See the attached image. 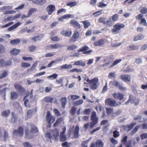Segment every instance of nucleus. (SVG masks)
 Here are the masks:
<instances>
[{
	"label": "nucleus",
	"instance_id": "1",
	"mask_svg": "<svg viewBox=\"0 0 147 147\" xmlns=\"http://www.w3.org/2000/svg\"><path fill=\"white\" fill-rule=\"evenodd\" d=\"M86 81L90 84L91 89L94 90L97 89L99 85V80L97 78H94L91 80L88 78Z\"/></svg>",
	"mask_w": 147,
	"mask_h": 147
},
{
	"label": "nucleus",
	"instance_id": "2",
	"mask_svg": "<svg viewBox=\"0 0 147 147\" xmlns=\"http://www.w3.org/2000/svg\"><path fill=\"white\" fill-rule=\"evenodd\" d=\"M105 103L106 105L112 107L119 106L121 104V102H117L115 100L111 98H108L106 99Z\"/></svg>",
	"mask_w": 147,
	"mask_h": 147
},
{
	"label": "nucleus",
	"instance_id": "3",
	"mask_svg": "<svg viewBox=\"0 0 147 147\" xmlns=\"http://www.w3.org/2000/svg\"><path fill=\"white\" fill-rule=\"evenodd\" d=\"M90 119L92 121L90 123L89 127L91 129L98 123V119L96 116V113L95 111H93L92 112Z\"/></svg>",
	"mask_w": 147,
	"mask_h": 147
},
{
	"label": "nucleus",
	"instance_id": "4",
	"mask_svg": "<svg viewBox=\"0 0 147 147\" xmlns=\"http://www.w3.org/2000/svg\"><path fill=\"white\" fill-rule=\"evenodd\" d=\"M125 26L121 23H117L113 26V28L112 29V32L115 34L119 33L121 32V29L124 28Z\"/></svg>",
	"mask_w": 147,
	"mask_h": 147
},
{
	"label": "nucleus",
	"instance_id": "5",
	"mask_svg": "<svg viewBox=\"0 0 147 147\" xmlns=\"http://www.w3.org/2000/svg\"><path fill=\"white\" fill-rule=\"evenodd\" d=\"M56 117L54 115H52L49 111L47 112L46 117V122L49 125V127H50L51 125L55 121Z\"/></svg>",
	"mask_w": 147,
	"mask_h": 147
},
{
	"label": "nucleus",
	"instance_id": "6",
	"mask_svg": "<svg viewBox=\"0 0 147 147\" xmlns=\"http://www.w3.org/2000/svg\"><path fill=\"white\" fill-rule=\"evenodd\" d=\"M24 128L22 126L19 127L17 130H14L13 132L14 136L22 137L24 135Z\"/></svg>",
	"mask_w": 147,
	"mask_h": 147
},
{
	"label": "nucleus",
	"instance_id": "7",
	"mask_svg": "<svg viewBox=\"0 0 147 147\" xmlns=\"http://www.w3.org/2000/svg\"><path fill=\"white\" fill-rule=\"evenodd\" d=\"M106 19L105 18H100L98 19V21L100 23L103 24L104 25H106L109 27H111L113 25V23L111 21H106Z\"/></svg>",
	"mask_w": 147,
	"mask_h": 147
},
{
	"label": "nucleus",
	"instance_id": "8",
	"mask_svg": "<svg viewBox=\"0 0 147 147\" xmlns=\"http://www.w3.org/2000/svg\"><path fill=\"white\" fill-rule=\"evenodd\" d=\"M104 143L101 140H98L95 142H92L90 147H103Z\"/></svg>",
	"mask_w": 147,
	"mask_h": 147
},
{
	"label": "nucleus",
	"instance_id": "9",
	"mask_svg": "<svg viewBox=\"0 0 147 147\" xmlns=\"http://www.w3.org/2000/svg\"><path fill=\"white\" fill-rule=\"evenodd\" d=\"M120 78L125 82H129L131 80V76L128 74H122L120 76Z\"/></svg>",
	"mask_w": 147,
	"mask_h": 147
},
{
	"label": "nucleus",
	"instance_id": "10",
	"mask_svg": "<svg viewBox=\"0 0 147 147\" xmlns=\"http://www.w3.org/2000/svg\"><path fill=\"white\" fill-rule=\"evenodd\" d=\"M112 96L115 99L120 100H122L124 98V95L120 92L113 93L112 94Z\"/></svg>",
	"mask_w": 147,
	"mask_h": 147
},
{
	"label": "nucleus",
	"instance_id": "11",
	"mask_svg": "<svg viewBox=\"0 0 147 147\" xmlns=\"http://www.w3.org/2000/svg\"><path fill=\"white\" fill-rule=\"evenodd\" d=\"M25 138L27 139H30L33 137V134L31 131H30L28 128H26L25 129Z\"/></svg>",
	"mask_w": 147,
	"mask_h": 147
},
{
	"label": "nucleus",
	"instance_id": "12",
	"mask_svg": "<svg viewBox=\"0 0 147 147\" xmlns=\"http://www.w3.org/2000/svg\"><path fill=\"white\" fill-rule=\"evenodd\" d=\"M46 9L47 11L48 12V14L50 15L55 11V7L54 5H50L47 7Z\"/></svg>",
	"mask_w": 147,
	"mask_h": 147
},
{
	"label": "nucleus",
	"instance_id": "13",
	"mask_svg": "<svg viewBox=\"0 0 147 147\" xmlns=\"http://www.w3.org/2000/svg\"><path fill=\"white\" fill-rule=\"evenodd\" d=\"M15 89L20 93H24L25 92V89L21 85L16 84L14 85Z\"/></svg>",
	"mask_w": 147,
	"mask_h": 147
},
{
	"label": "nucleus",
	"instance_id": "14",
	"mask_svg": "<svg viewBox=\"0 0 147 147\" xmlns=\"http://www.w3.org/2000/svg\"><path fill=\"white\" fill-rule=\"evenodd\" d=\"M89 49V47L85 45L79 49L78 51V52L85 51L84 53V54L90 53L92 51V50H89L88 51H87Z\"/></svg>",
	"mask_w": 147,
	"mask_h": 147
},
{
	"label": "nucleus",
	"instance_id": "15",
	"mask_svg": "<svg viewBox=\"0 0 147 147\" xmlns=\"http://www.w3.org/2000/svg\"><path fill=\"white\" fill-rule=\"evenodd\" d=\"M11 64V61L10 60L5 61L4 59H3L0 60V67L10 65Z\"/></svg>",
	"mask_w": 147,
	"mask_h": 147
},
{
	"label": "nucleus",
	"instance_id": "16",
	"mask_svg": "<svg viewBox=\"0 0 147 147\" xmlns=\"http://www.w3.org/2000/svg\"><path fill=\"white\" fill-rule=\"evenodd\" d=\"M79 32L78 31H74V32L71 38V40L73 42L77 40L79 37Z\"/></svg>",
	"mask_w": 147,
	"mask_h": 147
},
{
	"label": "nucleus",
	"instance_id": "17",
	"mask_svg": "<svg viewBox=\"0 0 147 147\" xmlns=\"http://www.w3.org/2000/svg\"><path fill=\"white\" fill-rule=\"evenodd\" d=\"M70 23L74 28H78V29H80L81 28L80 24L78 22L75 21L74 20H71L70 21Z\"/></svg>",
	"mask_w": 147,
	"mask_h": 147
},
{
	"label": "nucleus",
	"instance_id": "18",
	"mask_svg": "<svg viewBox=\"0 0 147 147\" xmlns=\"http://www.w3.org/2000/svg\"><path fill=\"white\" fill-rule=\"evenodd\" d=\"M62 47L61 45L59 44H55L50 45V46H47V47H48L49 49H57L60 48Z\"/></svg>",
	"mask_w": 147,
	"mask_h": 147
},
{
	"label": "nucleus",
	"instance_id": "19",
	"mask_svg": "<svg viewBox=\"0 0 147 147\" xmlns=\"http://www.w3.org/2000/svg\"><path fill=\"white\" fill-rule=\"evenodd\" d=\"M79 129V126L78 125H76L73 131L74 137L76 138H77L78 137Z\"/></svg>",
	"mask_w": 147,
	"mask_h": 147
},
{
	"label": "nucleus",
	"instance_id": "20",
	"mask_svg": "<svg viewBox=\"0 0 147 147\" xmlns=\"http://www.w3.org/2000/svg\"><path fill=\"white\" fill-rule=\"evenodd\" d=\"M136 122H133L129 125H126L125 127V129L127 131H129L131 129L134 127L136 125Z\"/></svg>",
	"mask_w": 147,
	"mask_h": 147
},
{
	"label": "nucleus",
	"instance_id": "21",
	"mask_svg": "<svg viewBox=\"0 0 147 147\" xmlns=\"http://www.w3.org/2000/svg\"><path fill=\"white\" fill-rule=\"evenodd\" d=\"M61 34L64 36L69 37L71 35L72 32L71 30H62L61 32Z\"/></svg>",
	"mask_w": 147,
	"mask_h": 147
},
{
	"label": "nucleus",
	"instance_id": "22",
	"mask_svg": "<svg viewBox=\"0 0 147 147\" xmlns=\"http://www.w3.org/2000/svg\"><path fill=\"white\" fill-rule=\"evenodd\" d=\"M73 65H79L84 67L86 65V63L85 61L80 60L75 61L73 64Z\"/></svg>",
	"mask_w": 147,
	"mask_h": 147
},
{
	"label": "nucleus",
	"instance_id": "23",
	"mask_svg": "<svg viewBox=\"0 0 147 147\" xmlns=\"http://www.w3.org/2000/svg\"><path fill=\"white\" fill-rule=\"evenodd\" d=\"M9 138L8 132L7 131H5L4 132V134L2 136L1 140L6 141Z\"/></svg>",
	"mask_w": 147,
	"mask_h": 147
},
{
	"label": "nucleus",
	"instance_id": "24",
	"mask_svg": "<svg viewBox=\"0 0 147 147\" xmlns=\"http://www.w3.org/2000/svg\"><path fill=\"white\" fill-rule=\"evenodd\" d=\"M139 48L138 46L137 45H133L129 46L127 47V49L128 51H131L132 50H138Z\"/></svg>",
	"mask_w": 147,
	"mask_h": 147
},
{
	"label": "nucleus",
	"instance_id": "25",
	"mask_svg": "<svg viewBox=\"0 0 147 147\" xmlns=\"http://www.w3.org/2000/svg\"><path fill=\"white\" fill-rule=\"evenodd\" d=\"M30 131L33 134H36L38 133V128L33 124H31Z\"/></svg>",
	"mask_w": 147,
	"mask_h": 147
},
{
	"label": "nucleus",
	"instance_id": "26",
	"mask_svg": "<svg viewBox=\"0 0 147 147\" xmlns=\"http://www.w3.org/2000/svg\"><path fill=\"white\" fill-rule=\"evenodd\" d=\"M144 38V36L142 34H139L135 36L134 39V41L142 40Z\"/></svg>",
	"mask_w": 147,
	"mask_h": 147
},
{
	"label": "nucleus",
	"instance_id": "27",
	"mask_svg": "<svg viewBox=\"0 0 147 147\" xmlns=\"http://www.w3.org/2000/svg\"><path fill=\"white\" fill-rule=\"evenodd\" d=\"M63 120V118L61 117H59L57 119L53 125L54 127H55L58 125L62 122Z\"/></svg>",
	"mask_w": 147,
	"mask_h": 147
},
{
	"label": "nucleus",
	"instance_id": "28",
	"mask_svg": "<svg viewBox=\"0 0 147 147\" xmlns=\"http://www.w3.org/2000/svg\"><path fill=\"white\" fill-rule=\"evenodd\" d=\"M11 97V100L16 99L18 96V94L15 92L12 91L10 93Z\"/></svg>",
	"mask_w": 147,
	"mask_h": 147
},
{
	"label": "nucleus",
	"instance_id": "29",
	"mask_svg": "<svg viewBox=\"0 0 147 147\" xmlns=\"http://www.w3.org/2000/svg\"><path fill=\"white\" fill-rule=\"evenodd\" d=\"M21 24V23L19 22H18L16 23L14 25H13L12 26L9 27L8 29V30L9 31H10L18 27Z\"/></svg>",
	"mask_w": 147,
	"mask_h": 147
},
{
	"label": "nucleus",
	"instance_id": "30",
	"mask_svg": "<svg viewBox=\"0 0 147 147\" xmlns=\"http://www.w3.org/2000/svg\"><path fill=\"white\" fill-rule=\"evenodd\" d=\"M20 51V50L14 48L10 51V53L11 55H16L19 54Z\"/></svg>",
	"mask_w": 147,
	"mask_h": 147
},
{
	"label": "nucleus",
	"instance_id": "31",
	"mask_svg": "<svg viewBox=\"0 0 147 147\" xmlns=\"http://www.w3.org/2000/svg\"><path fill=\"white\" fill-rule=\"evenodd\" d=\"M78 3L75 1H70L66 3V5L67 6H70L72 7H73L76 6L77 5Z\"/></svg>",
	"mask_w": 147,
	"mask_h": 147
},
{
	"label": "nucleus",
	"instance_id": "32",
	"mask_svg": "<svg viewBox=\"0 0 147 147\" xmlns=\"http://www.w3.org/2000/svg\"><path fill=\"white\" fill-rule=\"evenodd\" d=\"M60 101L62 107L64 108L67 102L66 98L65 97H62L60 99Z\"/></svg>",
	"mask_w": 147,
	"mask_h": 147
},
{
	"label": "nucleus",
	"instance_id": "33",
	"mask_svg": "<svg viewBox=\"0 0 147 147\" xmlns=\"http://www.w3.org/2000/svg\"><path fill=\"white\" fill-rule=\"evenodd\" d=\"M20 42V39H15L10 40V43L12 45H15L18 44Z\"/></svg>",
	"mask_w": 147,
	"mask_h": 147
},
{
	"label": "nucleus",
	"instance_id": "34",
	"mask_svg": "<svg viewBox=\"0 0 147 147\" xmlns=\"http://www.w3.org/2000/svg\"><path fill=\"white\" fill-rule=\"evenodd\" d=\"M119 18V16L117 14H115L112 17H110L109 18V20L110 21H112L113 22L117 21Z\"/></svg>",
	"mask_w": 147,
	"mask_h": 147
},
{
	"label": "nucleus",
	"instance_id": "35",
	"mask_svg": "<svg viewBox=\"0 0 147 147\" xmlns=\"http://www.w3.org/2000/svg\"><path fill=\"white\" fill-rule=\"evenodd\" d=\"M103 43V40L101 39L95 42L94 43V45L95 46H101L102 45Z\"/></svg>",
	"mask_w": 147,
	"mask_h": 147
},
{
	"label": "nucleus",
	"instance_id": "36",
	"mask_svg": "<svg viewBox=\"0 0 147 147\" xmlns=\"http://www.w3.org/2000/svg\"><path fill=\"white\" fill-rule=\"evenodd\" d=\"M53 98L50 96H47L45 97L44 100L47 102L52 103Z\"/></svg>",
	"mask_w": 147,
	"mask_h": 147
},
{
	"label": "nucleus",
	"instance_id": "37",
	"mask_svg": "<svg viewBox=\"0 0 147 147\" xmlns=\"http://www.w3.org/2000/svg\"><path fill=\"white\" fill-rule=\"evenodd\" d=\"M12 117L11 118V121L15 123L18 120V118L13 112H12Z\"/></svg>",
	"mask_w": 147,
	"mask_h": 147
},
{
	"label": "nucleus",
	"instance_id": "38",
	"mask_svg": "<svg viewBox=\"0 0 147 147\" xmlns=\"http://www.w3.org/2000/svg\"><path fill=\"white\" fill-rule=\"evenodd\" d=\"M59 136V133L57 129H55L53 131V136L54 137L55 140H57Z\"/></svg>",
	"mask_w": 147,
	"mask_h": 147
},
{
	"label": "nucleus",
	"instance_id": "39",
	"mask_svg": "<svg viewBox=\"0 0 147 147\" xmlns=\"http://www.w3.org/2000/svg\"><path fill=\"white\" fill-rule=\"evenodd\" d=\"M82 22L83 23L84 27L85 28H88L90 25V23L88 21H83Z\"/></svg>",
	"mask_w": 147,
	"mask_h": 147
},
{
	"label": "nucleus",
	"instance_id": "40",
	"mask_svg": "<svg viewBox=\"0 0 147 147\" xmlns=\"http://www.w3.org/2000/svg\"><path fill=\"white\" fill-rule=\"evenodd\" d=\"M7 75V72L6 71H4L3 72L0 74V79L6 77Z\"/></svg>",
	"mask_w": 147,
	"mask_h": 147
},
{
	"label": "nucleus",
	"instance_id": "41",
	"mask_svg": "<svg viewBox=\"0 0 147 147\" xmlns=\"http://www.w3.org/2000/svg\"><path fill=\"white\" fill-rule=\"evenodd\" d=\"M140 126L138 125L136 126L130 132V135H133L134 134H135L138 130V129L140 128Z\"/></svg>",
	"mask_w": 147,
	"mask_h": 147
},
{
	"label": "nucleus",
	"instance_id": "42",
	"mask_svg": "<svg viewBox=\"0 0 147 147\" xmlns=\"http://www.w3.org/2000/svg\"><path fill=\"white\" fill-rule=\"evenodd\" d=\"M120 83V82L114 80L112 81H110L109 83V84H111L117 87Z\"/></svg>",
	"mask_w": 147,
	"mask_h": 147
},
{
	"label": "nucleus",
	"instance_id": "43",
	"mask_svg": "<svg viewBox=\"0 0 147 147\" xmlns=\"http://www.w3.org/2000/svg\"><path fill=\"white\" fill-rule=\"evenodd\" d=\"M37 9L36 8H31L30 9L28 12V16H30L34 12L37 11Z\"/></svg>",
	"mask_w": 147,
	"mask_h": 147
},
{
	"label": "nucleus",
	"instance_id": "44",
	"mask_svg": "<svg viewBox=\"0 0 147 147\" xmlns=\"http://www.w3.org/2000/svg\"><path fill=\"white\" fill-rule=\"evenodd\" d=\"M33 111V110L32 109H29L27 111V119L32 117Z\"/></svg>",
	"mask_w": 147,
	"mask_h": 147
},
{
	"label": "nucleus",
	"instance_id": "45",
	"mask_svg": "<svg viewBox=\"0 0 147 147\" xmlns=\"http://www.w3.org/2000/svg\"><path fill=\"white\" fill-rule=\"evenodd\" d=\"M10 110L9 109L3 111L2 113V115L4 117H7L10 114Z\"/></svg>",
	"mask_w": 147,
	"mask_h": 147
},
{
	"label": "nucleus",
	"instance_id": "46",
	"mask_svg": "<svg viewBox=\"0 0 147 147\" xmlns=\"http://www.w3.org/2000/svg\"><path fill=\"white\" fill-rule=\"evenodd\" d=\"M106 112L108 115H110L113 112V109L112 108H106Z\"/></svg>",
	"mask_w": 147,
	"mask_h": 147
},
{
	"label": "nucleus",
	"instance_id": "47",
	"mask_svg": "<svg viewBox=\"0 0 147 147\" xmlns=\"http://www.w3.org/2000/svg\"><path fill=\"white\" fill-rule=\"evenodd\" d=\"M122 61V59H118L115 60L113 62L112 65H111L109 67L110 68H111L115 65H117L118 63H119Z\"/></svg>",
	"mask_w": 147,
	"mask_h": 147
},
{
	"label": "nucleus",
	"instance_id": "48",
	"mask_svg": "<svg viewBox=\"0 0 147 147\" xmlns=\"http://www.w3.org/2000/svg\"><path fill=\"white\" fill-rule=\"evenodd\" d=\"M28 95L26 96L24 98V99L25 100L24 102V104L25 107L27 108H29L30 107V105L28 104V105H27V103H28V100L27 99H26V98L27 97Z\"/></svg>",
	"mask_w": 147,
	"mask_h": 147
},
{
	"label": "nucleus",
	"instance_id": "49",
	"mask_svg": "<svg viewBox=\"0 0 147 147\" xmlns=\"http://www.w3.org/2000/svg\"><path fill=\"white\" fill-rule=\"evenodd\" d=\"M107 4L104 3L102 2H100L97 4V6L98 7L103 8L106 7Z\"/></svg>",
	"mask_w": 147,
	"mask_h": 147
},
{
	"label": "nucleus",
	"instance_id": "50",
	"mask_svg": "<svg viewBox=\"0 0 147 147\" xmlns=\"http://www.w3.org/2000/svg\"><path fill=\"white\" fill-rule=\"evenodd\" d=\"M53 112L54 113L55 116L56 117L59 116L61 115L60 113L57 109H54L53 110Z\"/></svg>",
	"mask_w": 147,
	"mask_h": 147
},
{
	"label": "nucleus",
	"instance_id": "51",
	"mask_svg": "<svg viewBox=\"0 0 147 147\" xmlns=\"http://www.w3.org/2000/svg\"><path fill=\"white\" fill-rule=\"evenodd\" d=\"M83 102V100H82L80 99L74 102L73 103V105L75 106H76L82 104Z\"/></svg>",
	"mask_w": 147,
	"mask_h": 147
},
{
	"label": "nucleus",
	"instance_id": "52",
	"mask_svg": "<svg viewBox=\"0 0 147 147\" xmlns=\"http://www.w3.org/2000/svg\"><path fill=\"white\" fill-rule=\"evenodd\" d=\"M115 73L114 72H111L109 73L108 77L110 79H114L116 78Z\"/></svg>",
	"mask_w": 147,
	"mask_h": 147
},
{
	"label": "nucleus",
	"instance_id": "53",
	"mask_svg": "<svg viewBox=\"0 0 147 147\" xmlns=\"http://www.w3.org/2000/svg\"><path fill=\"white\" fill-rule=\"evenodd\" d=\"M120 136V133L119 131L117 130H115L113 132V136L114 138H117Z\"/></svg>",
	"mask_w": 147,
	"mask_h": 147
},
{
	"label": "nucleus",
	"instance_id": "54",
	"mask_svg": "<svg viewBox=\"0 0 147 147\" xmlns=\"http://www.w3.org/2000/svg\"><path fill=\"white\" fill-rule=\"evenodd\" d=\"M77 47V46L74 45L69 46L67 47V50L69 51H72Z\"/></svg>",
	"mask_w": 147,
	"mask_h": 147
},
{
	"label": "nucleus",
	"instance_id": "55",
	"mask_svg": "<svg viewBox=\"0 0 147 147\" xmlns=\"http://www.w3.org/2000/svg\"><path fill=\"white\" fill-rule=\"evenodd\" d=\"M58 75L56 74H54L52 75L49 76L47 77V78H51V80H54L57 78Z\"/></svg>",
	"mask_w": 147,
	"mask_h": 147
},
{
	"label": "nucleus",
	"instance_id": "56",
	"mask_svg": "<svg viewBox=\"0 0 147 147\" xmlns=\"http://www.w3.org/2000/svg\"><path fill=\"white\" fill-rule=\"evenodd\" d=\"M91 111L90 109H85L83 111L84 114L86 115H89Z\"/></svg>",
	"mask_w": 147,
	"mask_h": 147
},
{
	"label": "nucleus",
	"instance_id": "57",
	"mask_svg": "<svg viewBox=\"0 0 147 147\" xmlns=\"http://www.w3.org/2000/svg\"><path fill=\"white\" fill-rule=\"evenodd\" d=\"M60 140L61 142H63L66 140V138L65 135L60 134Z\"/></svg>",
	"mask_w": 147,
	"mask_h": 147
},
{
	"label": "nucleus",
	"instance_id": "58",
	"mask_svg": "<svg viewBox=\"0 0 147 147\" xmlns=\"http://www.w3.org/2000/svg\"><path fill=\"white\" fill-rule=\"evenodd\" d=\"M140 24L145 26H147V23L145 18H142L140 20Z\"/></svg>",
	"mask_w": 147,
	"mask_h": 147
},
{
	"label": "nucleus",
	"instance_id": "59",
	"mask_svg": "<svg viewBox=\"0 0 147 147\" xmlns=\"http://www.w3.org/2000/svg\"><path fill=\"white\" fill-rule=\"evenodd\" d=\"M30 64L29 63H27L25 62H22L21 64V66L22 67L26 68L30 67Z\"/></svg>",
	"mask_w": 147,
	"mask_h": 147
},
{
	"label": "nucleus",
	"instance_id": "60",
	"mask_svg": "<svg viewBox=\"0 0 147 147\" xmlns=\"http://www.w3.org/2000/svg\"><path fill=\"white\" fill-rule=\"evenodd\" d=\"M129 102H131V103H134V100L133 98L131 96V95H130L129 96V97L128 100L125 103V104L127 105L128 104Z\"/></svg>",
	"mask_w": 147,
	"mask_h": 147
},
{
	"label": "nucleus",
	"instance_id": "61",
	"mask_svg": "<svg viewBox=\"0 0 147 147\" xmlns=\"http://www.w3.org/2000/svg\"><path fill=\"white\" fill-rule=\"evenodd\" d=\"M51 40L53 41H59L60 40V38L57 36H54L51 38Z\"/></svg>",
	"mask_w": 147,
	"mask_h": 147
},
{
	"label": "nucleus",
	"instance_id": "62",
	"mask_svg": "<svg viewBox=\"0 0 147 147\" xmlns=\"http://www.w3.org/2000/svg\"><path fill=\"white\" fill-rule=\"evenodd\" d=\"M140 12L142 14L146 13H147V8L145 7H142L140 10Z\"/></svg>",
	"mask_w": 147,
	"mask_h": 147
},
{
	"label": "nucleus",
	"instance_id": "63",
	"mask_svg": "<svg viewBox=\"0 0 147 147\" xmlns=\"http://www.w3.org/2000/svg\"><path fill=\"white\" fill-rule=\"evenodd\" d=\"M71 143L67 142H65L61 143V146L63 147H69L70 146Z\"/></svg>",
	"mask_w": 147,
	"mask_h": 147
},
{
	"label": "nucleus",
	"instance_id": "64",
	"mask_svg": "<svg viewBox=\"0 0 147 147\" xmlns=\"http://www.w3.org/2000/svg\"><path fill=\"white\" fill-rule=\"evenodd\" d=\"M24 147H32V145L28 142H25L23 143Z\"/></svg>",
	"mask_w": 147,
	"mask_h": 147
}]
</instances>
